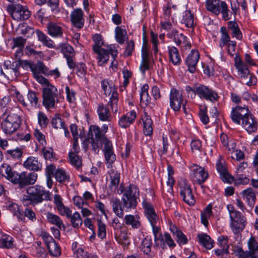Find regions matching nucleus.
Wrapping results in <instances>:
<instances>
[{"label":"nucleus","mask_w":258,"mask_h":258,"mask_svg":"<svg viewBox=\"0 0 258 258\" xmlns=\"http://www.w3.org/2000/svg\"><path fill=\"white\" fill-rule=\"evenodd\" d=\"M0 172L8 180L14 184H18L20 188H24L30 184H33L37 179V174L31 172L27 174L26 172L18 173L13 170L10 165L4 163L0 169Z\"/></svg>","instance_id":"1"},{"label":"nucleus","mask_w":258,"mask_h":258,"mask_svg":"<svg viewBox=\"0 0 258 258\" xmlns=\"http://www.w3.org/2000/svg\"><path fill=\"white\" fill-rule=\"evenodd\" d=\"M94 45H93L94 52L97 54L98 64L103 66L106 63L109 58V54L114 59L116 58L118 54L117 50L114 46L112 45H104L101 36L99 34H95L93 37Z\"/></svg>","instance_id":"2"},{"label":"nucleus","mask_w":258,"mask_h":258,"mask_svg":"<svg viewBox=\"0 0 258 258\" xmlns=\"http://www.w3.org/2000/svg\"><path fill=\"white\" fill-rule=\"evenodd\" d=\"M26 192L27 195H24L21 200L25 206H35L43 201L51 200L50 192L39 185L29 187Z\"/></svg>","instance_id":"3"},{"label":"nucleus","mask_w":258,"mask_h":258,"mask_svg":"<svg viewBox=\"0 0 258 258\" xmlns=\"http://www.w3.org/2000/svg\"><path fill=\"white\" fill-rule=\"evenodd\" d=\"M17 110L7 108L2 115L4 119L1 124V127L7 135H11L16 132L21 124V119L16 112Z\"/></svg>","instance_id":"4"},{"label":"nucleus","mask_w":258,"mask_h":258,"mask_svg":"<svg viewBox=\"0 0 258 258\" xmlns=\"http://www.w3.org/2000/svg\"><path fill=\"white\" fill-rule=\"evenodd\" d=\"M139 189L133 184H130L125 187V190L121 198L122 206L126 212L135 209L137 205V199L139 197Z\"/></svg>","instance_id":"5"},{"label":"nucleus","mask_w":258,"mask_h":258,"mask_svg":"<svg viewBox=\"0 0 258 258\" xmlns=\"http://www.w3.org/2000/svg\"><path fill=\"white\" fill-rule=\"evenodd\" d=\"M117 94L116 93H113L106 105H104L102 103L98 104L97 112L100 120L103 121H111V115L109 106H110L113 112L116 113L117 111Z\"/></svg>","instance_id":"6"},{"label":"nucleus","mask_w":258,"mask_h":258,"mask_svg":"<svg viewBox=\"0 0 258 258\" xmlns=\"http://www.w3.org/2000/svg\"><path fill=\"white\" fill-rule=\"evenodd\" d=\"M230 219V227L234 233L236 234L242 231L246 225V219L242 214L234 209L233 205H227Z\"/></svg>","instance_id":"7"},{"label":"nucleus","mask_w":258,"mask_h":258,"mask_svg":"<svg viewBox=\"0 0 258 258\" xmlns=\"http://www.w3.org/2000/svg\"><path fill=\"white\" fill-rule=\"evenodd\" d=\"M143 206L146 216L152 225L154 240L155 243H157L160 238V233L159 234L160 229L158 226H156V224L158 220V217L155 213L153 206L150 203L144 200L143 202Z\"/></svg>","instance_id":"8"},{"label":"nucleus","mask_w":258,"mask_h":258,"mask_svg":"<svg viewBox=\"0 0 258 258\" xmlns=\"http://www.w3.org/2000/svg\"><path fill=\"white\" fill-rule=\"evenodd\" d=\"M43 104L45 108H54L56 102H58V91L53 85H48L43 88Z\"/></svg>","instance_id":"9"},{"label":"nucleus","mask_w":258,"mask_h":258,"mask_svg":"<svg viewBox=\"0 0 258 258\" xmlns=\"http://www.w3.org/2000/svg\"><path fill=\"white\" fill-rule=\"evenodd\" d=\"M7 10L13 19L18 21L27 20L31 16V12L27 7L20 4L12 3L9 5Z\"/></svg>","instance_id":"10"},{"label":"nucleus","mask_w":258,"mask_h":258,"mask_svg":"<svg viewBox=\"0 0 258 258\" xmlns=\"http://www.w3.org/2000/svg\"><path fill=\"white\" fill-rule=\"evenodd\" d=\"M90 132L92 136L91 140L93 150L95 153H98L100 147L109 140L97 125H91L90 127Z\"/></svg>","instance_id":"11"},{"label":"nucleus","mask_w":258,"mask_h":258,"mask_svg":"<svg viewBox=\"0 0 258 258\" xmlns=\"http://www.w3.org/2000/svg\"><path fill=\"white\" fill-rule=\"evenodd\" d=\"M179 193L183 201L189 205H194L196 203L190 184L186 179L181 178L178 182Z\"/></svg>","instance_id":"12"},{"label":"nucleus","mask_w":258,"mask_h":258,"mask_svg":"<svg viewBox=\"0 0 258 258\" xmlns=\"http://www.w3.org/2000/svg\"><path fill=\"white\" fill-rule=\"evenodd\" d=\"M190 170L191 179L200 185L204 183L209 177V174L205 169L197 164L191 166Z\"/></svg>","instance_id":"13"},{"label":"nucleus","mask_w":258,"mask_h":258,"mask_svg":"<svg viewBox=\"0 0 258 258\" xmlns=\"http://www.w3.org/2000/svg\"><path fill=\"white\" fill-rule=\"evenodd\" d=\"M170 105L175 111H178L181 105L185 112V104H183V99L181 93L175 88H172L170 92Z\"/></svg>","instance_id":"14"},{"label":"nucleus","mask_w":258,"mask_h":258,"mask_svg":"<svg viewBox=\"0 0 258 258\" xmlns=\"http://www.w3.org/2000/svg\"><path fill=\"white\" fill-rule=\"evenodd\" d=\"M21 64L24 69L26 70L30 69L34 77L40 74H44L46 66L41 61H38L36 63H35L32 61L23 60L21 61Z\"/></svg>","instance_id":"15"},{"label":"nucleus","mask_w":258,"mask_h":258,"mask_svg":"<svg viewBox=\"0 0 258 258\" xmlns=\"http://www.w3.org/2000/svg\"><path fill=\"white\" fill-rule=\"evenodd\" d=\"M241 124L244 128L249 133L256 132L258 122L255 117L249 112L242 118Z\"/></svg>","instance_id":"16"},{"label":"nucleus","mask_w":258,"mask_h":258,"mask_svg":"<svg viewBox=\"0 0 258 258\" xmlns=\"http://www.w3.org/2000/svg\"><path fill=\"white\" fill-rule=\"evenodd\" d=\"M200 58V54L198 50L192 49L188 54L185 59V63L188 71L194 73L196 71L197 65Z\"/></svg>","instance_id":"17"},{"label":"nucleus","mask_w":258,"mask_h":258,"mask_svg":"<svg viewBox=\"0 0 258 258\" xmlns=\"http://www.w3.org/2000/svg\"><path fill=\"white\" fill-rule=\"evenodd\" d=\"M20 66H21V61H14L9 67L7 66L5 69V77L9 80H16L20 75L19 71Z\"/></svg>","instance_id":"18"},{"label":"nucleus","mask_w":258,"mask_h":258,"mask_svg":"<svg viewBox=\"0 0 258 258\" xmlns=\"http://www.w3.org/2000/svg\"><path fill=\"white\" fill-rule=\"evenodd\" d=\"M248 113L249 110L246 106H236L232 110L230 115L231 118L234 123L240 124V121H242V118Z\"/></svg>","instance_id":"19"},{"label":"nucleus","mask_w":258,"mask_h":258,"mask_svg":"<svg viewBox=\"0 0 258 258\" xmlns=\"http://www.w3.org/2000/svg\"><path fill=\"white\" fill-rule=\"evenodd\" d=\"M207 86L199 84L195 85L193 87L190 86H186L185 90L188 94V96L191 98H195L196 95H197L201 99L202 98L205 92L207 91Z\"/></svg>","instance_id":"20"},{"label":"nucleus","mask_w":258,"mask_h":258,"mask_svg":"<svg viewBox=\"0 0 258 258\" xmlns=\"http://www.w3.org/2000/svg\"><path fill=\"white\" fill-rule=\"evenodd\" d=\"M137 117L136 112L132 110L123 114L118 120V124L122 128H126L132 124Z\"/></svg>","instance_id":"21"},{"label":"nucleus","mask_w":258,"mask_h":258,"mask_svg":"<svg viewBox=\"0 0 258 258\" xmlns=\"http://www.w3.org/2000/svg\"><path fill=\"white\" fill-rule=\"evenodd\" d=\"M169 230L179 245H184L187 243L188 240L185 235L171 222L169 224Z\"/></svg>","instance_id":"22"},{"label":"nucleus","mask_w":258,"mask_h":258,"mask_svg":"<svg viewBox=\"0 0 258 258\" xmlns=\"http://www.w3.org/2000/svg\"><path fill=\"white\" fill-rule=\"evenodd\" d=\"M103 145L104 146L103 151L105 160L109 165H111L116 159V156L113 152L112 143L110 141H107L105 144H103Z\"/></svg>","instance_id":"23"},{"label":"nucleus","mask_w":258,"mask_h":258,"mask_svg":"<svg viewBox=\"0 0 258 258\" xmlns=\"http://www.w3.org/2000/svg\"><path fill=\"white\" fill-rule=\"evenodd\" d=\"M71 22L76 28H81L84 26L83 12L81 9H77L72 12L71 15Z\"/></svg>","instance_id":"24"},{"label":"nucleus","mask_w":258,"mask_h":258,"mask_svg":"<svg viewBox=\"0 0 258 258\" xmlns=\"http://www.w3.org/2000/svg\"><path fill=\"white\" fill-rule=\"evenodd\" d=\"M128 230L124 227L114 232V237L118 243L124 246H128L130 244V239L127 235Z\"/></svg>","instance_id":"25"},{"label":"nucleus","mask_w":258,"mask_h":258,"mask_svg":"<svg viewBox=\"0 0 258 258\" xmlns=\"http://www.w3.org/2000/svg\"><path fill=\"white\" fill-rule=\"evenodd\" d=\"M249 251H244L247 253L249 258H258V242L255 238L251 236L247 242Z\"/></svg>","instance_id":"26"},{"label":"nucleus","mask_w":258,"mask_h":258,"mask_svg":"<svg viewBox=\"0 0 258 258\" xmlns=\"http://www.w3.org/2000/svg\"><path fill=\"white\" fill-rule=\"evenodd\" d=\"M24 167L30 170L40 171L42 169V164L36 157L30 156L23 163Z\"/></svg>","instance_id":"27"},{"label":"nucleus","mask_w":258,"mask_h":258,"mask_svg":"<svg viewBox=\"0 0 258 258\" xmlns=\"http://www.w3.org/2000/svg\"><path fill=\"white\" fill-rule=\"evenodd\" d=\"M216 167L218 172L220 173L222 178V180L224 182L231 183L232 180V176H231L228 172L225 165L222 163L221 158H219L216 163Z\"/></svg>","instance_id":"28"},{"label":"nucleus","mask_w":258,"mask_h":258,"mask_svg":"<svg viewBox=\"0 0 258 258\" xmlns=\"http://www.w3.org/2000/svg\"><path fill=\"white\" fill-rule=\"evenodd\" d=\"M48 34L52 37H61L63 35V30L59 24L49 22L47 26Z\"/></svg>","instance_id":"29"},{"label":"nucleus","mask_w":258,"mask_h":258,"mask_svg":"<svg viewBox=\"0 0 258 258\" xmlns=\"http://www.w3.org/2000/svg\"><path fill=\"white\" fill-rule=\"evenodd\" d=\"M168 51L170 62L174 65H179L181 62L180 55L178 49L175 46H168Z\"/></svg>","instance_id":"30"},{"label":"nucleus","mask_w":258,"mask_h":258,"mask_svg":"<svg viewBox=\"0 0 258 258\" xmlns=\"http://www.w3.org/2000/svg\"><path fill=\"white\" fill-rule=\"evenodd\" d=\"M46 217L49 223L55 225L60 230H64L65 226L63 221L58 215L48 212L46 214Z\"/></svg>","instance_id":"31"},{"label":"nucleus","mask_w":258,"mask_h":258,"mask_svg":"<svg viewBox=\"0 0 258 258\" xmlns=\"http://www.w3.org/2000/svg\"><path fill=\"white\" fill-rule=\"evenodd\" d=\"M220 0H206L205 7L207 11L218 16L220 13Z\"/></svg>","instance_id":"32"},{"label":"nucleus","mask_w":258,"mask_h":258,"mask_svg":"<svg viewBox=\"0 0 258 258\" xmlns=\"http://www.w3.org/2000/svg\"><path fill=\"white\" fill-rule=\"evenodd\" d=\"M7 209L16 216L19 221H25V216L23 211L20 209L18 204L14 203H10L7 206Z\"/></svg>","instance_id":"33"},{"label":"nucleus","mask_w":258,"mask_h":258,"mask_svg":"<svg viewBox=\"0 0 258 258\" xmlns=\"http://www.w3.org/2000/svg\"><path fill=\"white\" fill-rule=\"evenodd\" d=\"M112 210L115 214L119 218L123 217L124 208L122 206V203L118 199L114 198L110 201Z\"/></svg>","instance_id":"34"},{"label":"nucleus","mask_w":258,"mask_h":258,"mask_svg":"<svg viewBox=\"0 0 258 258\" xmlns=\"http://www.w3.org/2000/svg\"><path fill=\"white\" fill-rule=\"evenodd\" d=\"M126 225L131 226L133 229H138L141 226L140 217L137 215H127L124 218Z\"/></svg>","instance_id":"35"},{"label":"nucleus","mask_w":258,"mask_h":258,"mask_svg":"<svg viewBox=\"0 0 258 258\" xmlns=\"http://www.w3.org/2000/svg\"><path fill=\"white\" fill-rule=\"evenodd\" d=\"M109 174L110 179L109 188L111 191H115L120 182V173L115 170L111 169L109 171Z\"/></svg>","instance_id":"36"},{"label":"nucleus","mask_w":258,"mask_h":258,"mask_svg":"<svg viewBox=\"0 0 258 258\" xmlns=\"http://www.w3.org/2000/svg\"><path fill=\"white\" fill-rule=\"evenodd\" d=\"M14 238L7 234H2L0 238V247L12 249L15 247Z\"/></svg>","instance_id":"37"},{"label":"nucleus","mask_w":258,"mask_h":258,"mask_svg":"<svg viewBox=\"0 0 258 258\" xmlns=\"http://www.w3.org/2000/svg\"><path fill=\"white\" fill-rule=\"evenodd\" d=\"M149 87L147 84H144L141 88L140 92V103L142 106L145 107L151 101V97L148 94Z\"/></svg>","instance_id":"38"},{"label":"nucleus","mask_w":258,"mask_h":258,"mask_svg":"<svg viewBox=\"0 0 258 258\" xmlns=\"http://www.w3.org/2000/svg\"><path fill=\"white\" fill-rule=\"evenodd\" d=\"M51 124L53 127L56 129H62L64 132L66 137H68L70 135L69 131L68 130V126L66 124L64 121L58 116L54 117L52 118Z\"/></svg>","instance_id":"39"},{"label":"nucleus","mask_w":258,"mask_h":258,"mask_svg":"<svg viewBox=\"0 0 258 258\" xmlns=\"http://www.w3.org/2000/svg\"><path fill=\"white\" fill-rule=\"evenodd\" d=\"M168 37L173 39L177 45H180L182 42H184L187 37L182 33H179L176 29H173L167 34Z\"/></svg>","instance_id":"40"},{"label":"nucleus","mask_w":258,"mask_h":258,"mask_svg":"<svg viewBox=\"0 0 258 258\" xmlns=\"http://www.w3.org/2000/svg\"><path fill=\"white\" fill-rule=\"evenodd\" d=\"M37 36L38 40L41 41L43 44L49 48H54V44L53 41L51 40L47 36L41 32L40 30L37 29L35 31Z\"/></svg>","instance_id":"41"},{"label":"nucleus","mask_w":258,"mask_h":258,"mask_svg":"<svg viewBox=\"0 0 258 258\" xmlns=\"http://www.w3.org/2000/svg\"><path fill=\"white\" fill-rule=\"evenodd\" d=\"M243 198L245 199L248 205L250 207L253 206L256 199V196L253 190L251 188H248L242 191Z\"/></svg>","instance_id":"42"},{"label":"nucleus","mask_w":258,"mask_h":258,"mask_svg":"<svg viewBox=\"0 0 258 258\" xmlns=\"http://www.w3.org/2000/svg\"><path fill=\"white\" fill-rule=\"evenodd\" d=\"M213 215L212 206L210 204L204 209V211L201 214V222L205 226H208L209 224L208 220Z\"/></svg>","instance_id":"43"},{"label":"nucleus","mask_w":258,"mask_h":258,"mask_svg":"<svg viewBox=\"0 0 258 258\" xmlns=\"http://www.w3.org/2000/svg\"><path fill=\"white\" fill-rule=\"evenodd\" d=\"M144 133L146 136H150L153 133V121L151 117L147 114L143 118Z\"/></svg>","instance_id":"44"},{"label":"nucleus","mask_w":258,"mask_h":258,"mask_svg":"<svg viewBox=\"0 0 258 258\" xmlns=\"http://www.w3.org/2000/svg\"><path fill=\"white\" fill-rule=\"evenodd\" d=\"M160 237L159 240L161 241V245H164L165 244H166L171 248H173L176 246V243L168 232H165L163 234L160 233Z\"/></svg>","instance_id":"45"},{"label":"nucleus","mask_w":258,"mask_h":258,"mask_svg":"<svg viewBox=\"0 0 258 258\" xmlns=\"http://www.w3.org/2000/svg\"><path fill=\"white\" fill-rule=\"evenodd\" d=\"M200 243L206 248L210 249L213 247L214 242L211 237L206 234H200L198 235Z\"/></svg>","instance_id":"46"},{"label":"nucleus","mask_w":258,"mask_h":258,"mask_svg":"<svg viewBox=\"0 0 258 258\" xmlns=\"http://www.w3.org/2000/svg\"><path fill=\"white\" fill-rule=\"evenodd\" d=\"M115 37L116 41L120 44H123L125 40L127 38L126 30L117 26L115 28Z\"/></svg>","instance_id":"47"},{"label":"nucleus","mask_w":258,"mask_h":258,"mask_svg":"<svg viewBox=\"0 0 258 258\" xmlns=\"http://www.w3.org/2000/svg\"><path fill=\"white\" fill-rule=\"evenodd\" d=\"M152 239L151 236H147L142 242L141 249L146 255H149L151 252Z\"/></svg>","instance_id":"48"},{"label":"nucleus","mask_w":258,"mask_h":258,"mask_svg":"<svg viewBox=\"0 0 258 258\" xmlns=\"http://www.w3.org/2000/svg\"><path fill=\"white\" fill-rule=\"evenodd\" d=\"M228 28L231 31L232 35L237 39H241L242 36L241 32L238 27V24L233 21L228 22Z\"/></svg>","instance_id":"49"},{"label":"nucleus","mask_w":258,"mask_h":258,"mask_svg":"<svg viewBox=\"0 0 258 258\" xmlns=\"http://www.w3.org/2000/svg\"><path fill=\"white\" fill-rule=\"evenodd\" d=\"M182 21L187 27L192 28L194 26V16L190 11H185Z\"/></svg>","instance_id":"50"},{"label":"nucleus","mask_w":258,"mask_h":258,"mask_svg":"<svg viewBox=\"0 0 258 258\" xmlns=\"http://www.w3.org/2000/svg\"><path fill=\"white\" fill-rule=\"evenodd\" d=\"M54 177L59 182L62 183L69 181V176L62 168H59L55 170Z\"/></svg>","instance_id":"51"},{"label":"nucleus","mask_w":258,"mask_h":258,"mask_svg":"<svg viewBox=\"0 0 258 258\" xmlns=\"http://www.w3.org/2000/svg\"><path fill=\"white\" fill-rule=\"evenodd\" d=\"M221 33V43L219 45L222 48L225 45H227L231 42L230 36L225 27H221L220 29Z\"/></svg>","instance_id":"52"},{"label":"nucleus","mask_w":258,"mask_h":258,"mask_svg":"<svg viewBox=\"0 0 258 258\" xmlns=\"http://www.w3.org/2000/svg\"><path fill=\"white\" fill-rule=\"evenodd\" d=\"M49 253L53 256L58 257L61 254V249L55 241L49 243L47 246Z\"/></svg>","instance_id":"53"},{"label":"nucleus","mask_w":258,"mask_h":258,"mask_svg":"<svg viewBox=\"0 0 258 258\" xmlns=\"http://www.w3.org/2000/svg\"><path fill=\"white\" fill-rule=\"evenodd\" d=\"M79 153L73 152V151L69 152V157L70 162L72 165L77 168H79L82 165V159L78 155Z\"/></svg>","instance_id":"54"},{"label":"nucleus","mask_w":258,"mask_h":258,"mask_svg":"<svg viewBox=\"0 0 258 258\" xmlns=\"http://www.w3.org/2000/svg\"><path fill=\"white\" fill-rule=\"evenodd\" d=\"M68 218H70L71 224L74 228H79L82 224L83 220L78 212H75L73 215L71 213Z\"/></svg>","instance_id":"55"},{"label":"nucleus","mask_w":258,"mask_h":258,"mask_svg":"<svg viewBox=\"0 0 258 258\" xmlns=\"http://www.w3.org/2000/svg\"><path fill=\"white\" fill-rule=\"evenodd\" d=\"M22 150L19 148L7 151V155L8 157L15 160L20 159L22 156Z\"/></svg>","instance_id":"56"},{"label":"nucleus","mask_w":258,"mask_h":258,"mask_svg":"<svg viewBox=\"0 0 258 258\" xmlns=\"http://www.w3.org/2000/svg\"><path fill=\"white\" fill-rule=\"evenodd\" d=\"M220 141L223 146H224L229 151H231L230 148L234 149L235 146L234 143H231L229 144L230 141L229 140L227 135L222 133L220 135Z\"/></svg>","instance_id":"57"},{"label":"nucleus","mask_w":258,"mask_h":258,"mask_svg":"<svg viewBox=\"0 0 258 258\" xmlns=\"http://www.w3.org/2000/svg\"><path fill=\"white\" fill-rule=\"evenodd\" d=\"M220 12L222 15L223 19L228 20L231 18V13L228 9V6L225 2L222 1L220 6Z\"/></svg>","instance_id":"58"},{"label":"nucleus","mask_w":258,"mask_h":258,"mask_svg":"<svg viewBox=\"0 0 258 258\" xmlns=\"http://www.w3.org/2000/svg\"><path fill=\"white\" fill-rule=\"evenodd\" d=\"M232 182L235 185H238L240 184L245 185L249 183V179L245 176L240 174L237 175L235 178L232 177Z\"/></svg>","instance_id":"59"},{"label":"nucleus","mask_w":258,"mask_h":258,"mask_svg":"<svg viewBox=\"0 0 258 258\" xmlns=\"http://www.w3.org/2000/svg\"><path fill=\"white\" fill-rule=\"evenodd\" d=\"M237 70H238V75L242 80H247L249 76V72L246 65L243 67H237Z\"/></svg>","instance_id":"60"},{"label":"nucleus","mask_w":258,"mask_h":258,"mask_svg":"<svg viewBox=\"0 0 258 258\" xmlns=\"http://www.w3.org/2000/svg\"><path fill=\"white\" fill-rule=\"evenodd\" d=\"M38 123L41 128H45L47 125L49 120L45 115L43 112H39L37 115Z\"/></svg>","instance_id":"61"},{"label":"nucleus","mask_w":258,"mask_h":258,"mask_svg":"<svg viewBox=\"0 0 258 258\" xmlns=\"http://www.w3.org/2000/svg\"><path fill=\"white\" fill-rule=\"evenodd\" d=\"M97 225L98 227V236L100 238L103 239L106 235V225L101 220L98 219L97 220Z\"/></svg>","instance_id":"62"},{"label":"nucleus","mask_w":258,"mask_h":258,"mask_svg":"<svg viewBox=\"0 0 258 258\" xmlns=\"http://www.w3.org/2000/svg\"><path fill=\"white\" fill-rule=\"evenodd\" d=\"M171 9L173 10L176 9L175 5H172L169 2L163 8L164 18L166 20H169L171 14Z\"/></svg>","instance_id":"63"},{"label":"nucleus","mask_w":258,"mask_h":258,"mask_svg":"<svg viewBox=\"0 0 258 258\" xmlns=\"http://www.w3.org/2000/svg\"><path fill=\"white\" fill-rule=\"evenodd\" d=\"M42 152L44 158L46 160H52L54 158L55 154L53 152V150L51 148H47L43 147L42 149Z\"/></svg>","instance_id":"64"}]
</instances>
